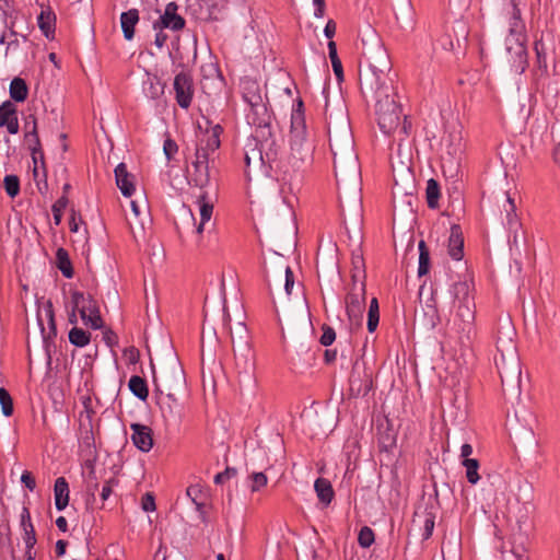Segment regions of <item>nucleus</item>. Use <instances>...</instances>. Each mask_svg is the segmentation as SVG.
<instances>
[{
	"mask_svg": "<svg viewBox=\"0 0 560 560\" xmlns=\"http://www.w3.org/2000/svg\"><path fill=\"white\" fill-rule=\"evenodd\" d=\"M555 78L542 85V97L545 104L550 109H556L560 104V73L558 66H553Z\"/></svg>",
	"mask_w": 560,
	"mask_h": 560,
	"instance_id": "obj_15",
	"label": "nucleus"
},
{
	"mask_svg": "<svg viewBox=\"0 0 560 560\" xmlns=\"http://www.w3.org/2000/svg\"><path fill=\"white\" fill-rule=\"evenodd\" d=\"M521 229L522 228H513V231H510V233H511L510 249L512 252L520 253V234H518V230H521Z\"/></svg>",
	"mask_w": 560,
	"mask_h": 560,
	"instance_id": "obj_57",
	"label": "nucleus"
},
{
	"mask_svg": "<svg viewBox=\"0 0 560 560\" xmlns=\"http://www.w3.org/2000/svg\"><path fill=\"white\" fill-rule=\"evenodd\" d=\"M358 542L363 548H369L374 542V533L373 530L364 526L360 529Z\"/></svg>",
	"mask_w": 560,
	"mask_h": 560,
	"instance_id": "obj_48",
	"label": "nucleus"
},
{
	"mask_svg": "<svg viewBox=\"0 0 560 560\" xmlns=\"http://www.w3.org/2000/svg\"><path fill=\"white\" fill-rule=\"evenodd\" d=\"M419 249V266H418V276H424L429 271L430 267V253L424 243V241H420L418 244Z\"/></svg>",
	"mask_w": 560,
	"mask_h": 560,
	"instance_id": "obj_38",
	"label": "nucleus"
},
{
	"mask_svg": "<svg viewBox=\"0 0 560 560\" xmlns=\"http://www.w3.org/2000/svg\"><path fill=\"white\" fill-rule=\"evenodd\" d=\"M250 489L252 491H259L262 487L267 485V476L264 472H253L250 475Z\"/></svg>",
	"mask_w": 560,
	"mask_h": 560,
	"instance_id": "obj_49",
	"label": "nucleus"
},
{
	"mask_svg": "<svg viewBox=\"0 0 560 560\" xmlns=\"http://www.w3.org/2000/svg\"><path fill=\"white\" fill-rule=\"evenodd\" d=\"M68 200L62 197L52 205V214L56 224L61 222L62 211L67 207Z\"/></svg>",
	"mask_w": 560,
	"mask_h": 560,
	"instance_id": "obj_50",
	"label": "nucleus"
},
{
	"mask_svg": "<svg viewBox=\"0 0 560 560\" xmlns=\"http://www.w3.org/2000/svg\"><path fill=\"white\" fill-rule=\"evenodd\" d=\"M131 441L133 445L142 452H149L153 447V433L150 427L132 423L130 424Z\"/></svg>",
	"mask_w": 560,
	"mask_h": 560,
	"instance_id": "obj_16",
	"label": "nucleus"
},
{
	"mask_svg": "<svg viewBox=\"0 0 560 560\" xmlns=\"http://www.w3.org/2000/svg\"><path fill=\"white\" fill-rule=\"evenodd\" d=\"M128 387L139 399L145 400L148 398L149 390L144 378L138 375H132L129 380Z\"/></svg>",
	"mask_w": 560,
	"mask_h": 560,
	"instance_id": "obj_36",
	"label": "nucleus"
},
{
	"mask_svg": "<svg viewBox=\"0 0 560 560\" xmlns=\"http://www.w3.org/2000/svg\"><path fill=\"white\" fill-rule=\"evenodd\" d=\"M57 266L66 278L73 276L72 266L69 259V255L66 249L58 248L56 253Z\"/></svg>",
	"mask_w": 560,
	"mask_h": 560,
	"instance_id": "obj_37",
	"label": "nucleus"
},
{
	"mask_svg": "<svg viewBox=\"0 0 560 560\" xmlns=\"http://www.w3.org/2000/svg\"><path fill=\"white\" fill-rule=\"evenodd\" d=\"M302 108L303 103L299 101L291 115V132H296L298 137L301 136V132L306 131L305 117Z\"/></svg>",
	"mask_w": 560,
	"mask_h": 560,
	"instance_id": "obj_34",
	"label": "nucleus"
},
{
	"mask_svg": "<svg viewBox=\"0 0 560 560\" xmlns=\"http://www.w3.org/2000/svg\"><path fill=\"white\" fill-rule=\"evenodd\" d=\"M115 178L121 194L126 197H130L135 191L133 176L127 171L125 163H119L116 166Z\"/></svg>",
	"mask_w": 560,
	"mask_h": 560,
	"instance_id": "obj_24",
	"label": "nucleus"
},
{
	"mask_svg": "<svg viewBox=\"0 0 560 560\" xmlns=\"http://www.w3.org/2000/svg\"><path fill=\"white\" fill-rule=\"evenodd\" d=\"M434 528V518L431 515H427L423 522V533L422 538L429 539L433 533Z\"/></svg>",
	"mask_w": 560,
	"mask_h": 560,
	"instance_id": "obj_53",
	"label": "nucleus"
},
{
	"mask_svg": "<svg viewBox=\"0 0 560 560\" xmlns=\"http://www.w3.org/2000/svg\"><path fill=\"white\" fill-rule=\"evenodd\" d=\"M235 370L238 375L249 376L254 371V353L250 345H238L233 348Z\"/></svg>",
	"mask_w": 560,
	"mask_h": 560,
	"instance_id": "obj_13",
	"label": "nucleus"
},
{
	"mask_svg": "<svg viewBox=\"0 0 560 560\" xmlns=\"http://www.w3.org/2000/svg\"><path fill=\"white\" fill-rule=\"evenodd\" d=\"M175 97L182 108H188L194 96L192 80L189 74L180 72L174 79Z\"/></svg>",
	"mask_w": 560,
	"mask_h": 560,
	"instance_id": "obj_11",
	"label": "nucleus"
},
{
	"mask_svg": "<svg viewBox=\"0 0 560 560\" xmlns=\"http://www.w3.org/2000/svg\"><path fill=\"white\" fill-rule=\"evenodd\" d=\"M511 4L513 7L512 23L510 27V35L505 39V45L515 68L524 71L527 65V55L523 38L524 24L521 20V10L518 9L516 0H511Z\"/></svg>",
	"mask_w": 560,
	"mask_h": 560,
	"instance_id": "obj_2",
	"label": "nucleus"
},
{
	"mask_svg": "<svg viewBox=\"0 0 560 560\" xmlns=\"http://www.w3.org/2000/svg\"><path fill=\"white\" fill-rule=\"evenodd\" d=\"M162 378L168 390L184 384V372L176 359H173L170 364L162 369Z\"/></svg>",
	"mask_w": 560,
	"mask_h": 560,
	"instance_id": "obj_18",
	"label": "nucleus"
},
{
	"mask_svg": "<svg viewBox=\"0 0 560 560\" xmlns=\"http://www.w3.org/2000/svg\"><path fill=\"white\" fill-rule=\"evenodd\" d=\"M352 281L353 283H361L363 282V279L365 278V270H364V258L362 250L358 248L357 250L352 252Z\"/></svg>",
	"mask_w": 560,
	"mask_h": 560,
	"instance_id": "obj_32",
	"label": "nucleus"
},
{
	"mask_svg": "<svg viewBox=\"0 0 560 560\" xmlns=\"http://www.w3.org/2000/svg\"><path fill=\"white\" fill-rule=\"evenodd\" d=\"M454 298V325L460 334V339L470 341L475 334L476 305L471 295V288L467 281H458L452 288Z\"/></svg>",
	"mask_w": 560,
	"mask_h": 560,
	"instance_id": "obj_1",
	"label": "nucleus"
},
{
	"mask_svg": "<svg viewBox=\"0 0 560 560\" xmlns=\"http://www.w3.org/2000/svg\"><path fill=\"white\" fill-rule=\"evenodd\" d=\"M167 40V35L161 31L155 34L154 44L158 48H162Z\"/></svg>",
	"mask_w": 560,
	"mask_h": 560,
	"instance_id": "obj_63",
	"label": "nucleus"
},
{
	"mask_svg": "<svg viewBox=\"0 0 560 560\" xmlns=\"http://www.w3.org/2000/svg\"><path fill=\"white\" fill-rule=\"evenodd\" d=\"M325 36L331 38L336 33V23L329 20L324 28Z\"/></svg>",
	"mask_w": 560,
	"mask_h": 560,
	"instance_id": "obj_64",
	"label": "nucleus"
},
{
	"mask_svg": "<svg viewBox=\"0 0 560 560\" xmlns=\"http://www.w3.org/2000/svg\"><path fill=\"white\" fill-rule=\"evenodd\" d=\"M427 202L431 209H435L439 205L440 187L434 179H429L427 183Z\"/></svg>",
	"mask_w": 560,
	"mask_h": 560,
	"instance_id": "obj_43",
	"label": "nucleus"
},
{
	"mask_svg": "<svg viewBox=\"0 0 560 560\" xmlns=\"http://www.w3.org/2000/svg\"><path fill=\"white\" fill-rule=\"evenodd\" d=\"M284 275H285V283H284V289H285V292L288 295L291 294V290L294 285V275H293V271L291 270V268L289 266H287L284 268Z\"/></svg>",
	"mask_w": 560,
	"mask_h": 560,
	"instance_id": "obj_58",
	"label": "nucleus"
},
{
	"mask_svg": "<svg viewBox=\"0 0 560 560\" xmlns=\"http://www.w3.org/2000/svg\"><path fill=\"white\" fill-rule=\"evenodd\" d=\"M116 485H117V480L115 478H110L109 480H107L105 482V485L103 486L102 491H101V498L103 501H106L110 497V494L113 492V488Z\"/></svg>",
	"mask_w": 560,
	"mask_h": 560,
	"instance_id": "obj_56",
	"label": "nucleus"
},
{
	"mask_svg": "<svg viewBox=\"0 0 560 560\" xmlns=\"http://www.w3.org/2000/svg\"><path fill=\"white\" fill-rule=\"evenodd\" d=\"M330 149L334 154V167L336 174L338 170H342L343 166L352 173H355L357 155L353 151V139L350 133L345 132L343 135H336L329 139Z\"/></svg>",
	"mask_w": 560,
	"mask_h": 560,
	"instance_id": "obj_3",
	"label": "nucleus"
},
{
	"mask_svg": "<svg viewBox=\"0 0 560 560\" xmlns=\"http://www.w3.org/2000/svg\"><path fill=\"white\" fill-rule=\"evenodd\" d=\"M186 494L195 503L197 510L201 511L203 506V502L201 501V497L203 495L202 488L199 485L189 486L186 490Z\"/></svg>",
	"mask_w": 560,
	"mask_h": 560,
	"instance_id": "obj_46",
	"label": "nucleus"
},
{
	"mask_svg": "<svg viewBox=\"0 0 560 560\" xmlns=\"http://www.w3.org/2000/svg\"><path fill=\"white\" fill-rule=\"evenodd\" d=\"M0 127H5L12 135L19 132L16 107L10 101H5L0 105Z\"/></svg>",
	"mask_w": 560,
	"mask_h": 560,
	"instance_id": "obj_20",
	"label": "nucleus"
},
{
	"mask_svg": "<svg viewBox=\"0 0 560 560\" xmlns=\"http://www.w3.org/2000/svg\"><path fill=\"white\" fill-rule=\"evenodd\" d=\"M380 320V308L378 302L376 298H373L370 302L369 312H368V330L370 332L375 331L377 328Z\"/></svg>",
	"mask_w": 560,
	"mask_h": 560,
	"instance_id": "obj_42",
	"label": "nucleus"
},
{
	"mask_svg": "<svg viewBox=\"0 0 560 560\" xmlns=\"http://www.w3.org/2000/svg\"><path fill=\"white\" fill-rule=\"evenodd\" d=\"M20 525L23 530L28 529L30 527H34L31 521V514L26 506H23L22 512L20 514Z\"/></svg>",
	"mask_w": 560,
	"mask_h": 560,
	"instance_id": "obj_55",
	"label": "nucleus"
},
{
	"mask_svg": "<svg viewBox=\"0 0 560 560\" xmlns=\"http://www.w3.org/2000/svg\"><path fill=\"white\" fill-rule=\"evenodd\" d=\"M139 21V12L137 9H131L127 12H122L120 15V24L124 32V36L127 40L133 38L135 25Z\"/></svg>",
	"mask_w": 560,
	"mask_h": 560,
	"instance_id": "obj_29",
	"label": "nucleus"
},
{
	"mask_svg": "<svg viewBox=\"0 0 560 560\" xmlns=\"http://www.w3.org/2000/svg\"><path fill=\"white\" fill-rule=\"evenodd\" d=\"M336 339L335 330L329 326H323V335L320 337V343L323 346H330Z\"/></svg>",
	"mask_w": 560,
	"mask_h": 560,
	"instance_id": "obj_52",
	"label": "nucleus"
},
{
	"mask_svg": "<svg viewBox=\"0 0 560 560\" xmlns=\"http://www.w3.org/2000/svg\"><path fill=\"white\" fill-rule=\"evenodd\" d=\"M191 167L192 170L188 173L189 183L198 187L200 191L206 190L210 183L209 160L205 156L202 149L196 150Z\"/></svg>",
	"mask_w": 560,
	"mask_h": 560,
	"instance_id": "obj_9",
	"label": "nucleus"
},
{
	"mask_svg": "<svg viewBox=\"0 0 560 560\" xmlns=\"http://www.w3.org/2000/svg\"><path fill=\"white\" fill-rule=\"evenodd\" d=\"M0 405L2 409V413L7 417L11 416L13 412V402L9 392L4 388H0Z\"/></svg>",
	"mask_w": 560,
	"mask_h": 560,
	"instance_id": "obj_47",
	"label": "nucleus"
},
{
	"mask_svg": "<svg viewBox=\"0 0 560 560\" xmlns=\"http://www.w3.org/2000/svg\"><path fill=\"white\" fill-rule=\"evenodd\" d=\"M223 312L225 325L230 326L231 316L225 305L223 307ZM229 328L231 331V342L233 348L237 347L238 345H250L248 330L242 320L236 323L234 329L232 327Z\"/></svg>",
	"mask_w": 560,
	"mask_h": 560,
	"instance_id": "obj_22",
	"label": "nucleus"
},
{
	"mask_svg": "<svg viewBox=\"0 0 560 560\" xmlns=\"http://www.w3.org/2000/svg\"><path fill=\"white\" fill-rule=\"evenodd\" d=\"M462 464L466 469V478L468 482L471 485H476L480 479V476L478 474L479 462L475 458H466L463 460Z\"/></svg>",
	"mask_w": 560,
	"mask_h": 560,
	"instance_id": "obj_39",
	"label": "nucleus"
},
{
	"mask_svg": "<svg viewBox=\"0 0 560 560\" xmlns=\"http://www.w3.org/2000/svg\"><path fill=\"white\" fill-rule=\"evenodd\" d=\"M21 481L22 483L25 485V487L27 489H30L31 491H33L36 487V482H35V479L34 477L32 476V474L27 470H25L22 476H21Z\"/></svg>",
	"mask_w": 560,
	"mask_h": 560,
	"instance_id": "obj_60",
	"label": "nucleus"
},
{
	"mask_svg": "<svg viewBox=\"0 0 560 560\" xmlns=\"http://www.w3.org/2000/svg\"><path fill=\"white\" fill-rule=\"evenodd\" d=\"M235 474L234 469L226 468L224 471L219 472L214 476V482L217 485L223 483L225 480L230 479Z\"/></svg>",
	"mask_w": 560,
	"mask_h": 560,
	"instance_id": "obj_62",
	"label": "nucleus"
},
{
	"mask_svg": "<svg viewBox=\"0 0 560 560\" xmlns=\"http://www.w3.org/2000/svg\"><path fill=\"white\" fill-rule=\"evenodd\" d=\"M222 128L219 125L213 126L210 130L201 132L198 137V143L196 150L203 151L205 156L210 159V154L213 153L220 147V135Z\"/></svg>",
	"mask_w": 560,
	"mask_h": 560,
	"instance_id": "obj_14",
	"label": "nucleus"
},
{
	"mask_svg": "<svg viewBox=\"0 0 560 560\" xmlns=\"http://www.w3.org/2000/svg\"><path fill=\"white\" fill-rule=\"evenodd\" d=\"M464 240L459 226L454 225L451 229L448 237V254L455 260H460L463 257Z\"/></svg>",
	"mask_w": 560,
	"mask_h": 560,
	"instance_id": "obj_28",
	"label": "nucleus"
},
{
	"mask_svg": "<svg viewBox=\"0 0 560 560\" xmlns=\"http://www.w3.org/2000/svg\"><path fill=\"white\" fill-rule=\"evenodd\" d=\"M127 222L133 240L139 242V240L144 237L145 229L151 224V219L149 212H144L143 217H140L138 220L133 218H127Z\"/></svg>",
	"mask_w": 560,
	"mask_h": 560,
	"instance_id": "obj_30",
	"label": "nucleus"
},
{
	"mask_svg": "<svg viewBox=\"0 0 560 560\" xmlns=\"http://www.w3.org/2000/svg\"><path fill=\"white\" fill-rule=\"evenodd\" d=\"M534 50L536 63L542 72H547L549 58L553 60V66L557 65V42L551 33L542 34L535 42Z\"/></svg>",
	"mask_w": 560,
	"mask_h": 560,
	"instance_id": "obj_8",
	"label": "nucleus"
},
{
	"mask_svg": "<svg viewBox=\"0 0 560 560\" xmlns=\"http://www.w3.org/2000/svg\"><path fill=\"white\" fill-rule=\"evenodd\" d=\"M69 485L65 477H59L55 481L54 495L55 505L58 511H62L69 503Z\"/></svg>",
	"mask_w": 560,
	"mask_h": 560,
	"instance_id": "obj_27",
	"label": "nucleus"
},
{
	"mask_svg": "<svg viewBox=\"0 0 560 560\" xmlns=\"http://www.w3.org/2000/svg\"><path fill=\"white\" fill-rule=\"evenodd\" d=\"M130 207L131 215L129 218H133L136 220L143 217L144 212H148V209L145 207L142 209L136 200L130 201Z\"/></svg>",
	"mask_w": 560,
	"mask_h": 560,
	"instance_id": "obj_59",
	"label": "nucleus"
},
{
	"mask_svg": "<svg viewBox=\"0 0 560 560\" xmlns=\"http://www.w3.org/2000/svg\"><path fill=\"white\" fill-rule=\"evenodd\" d=\"M141 508L145 512H152L155 510L154 497L151 493H145L141 499Z\"/></svg>",
	"mask_w": 560,
	"mask_h": 560,
	"instance_id": "obj_54",
	"label": "nucleus"
},
{
	"mask_svg": "<svg viewBox=\"0 0 560 560\" xmlns=\"http://www.w3.org/2000/svg\"><path fill=\"white\" fill-rule=\"evenodd\" d=\"M291 150L292 156L296 161L304 162L308 159L311 153V145L307 141V135L305 132H301V136L298 137L296 132H291Z\"/></svg>",
	"mask_w": 560,
	"mask_h": 560,
	"instance_id": "obj_23",
	"label": "nucleus"
},
{
	"mask_svg": "<svg viewBox=\"0 0 560 560\" xmlns=\"http://www.w3.org/2000/svg\"><path fill=\"white\" fill-rule=\"evenodd\" d=\"M365 303V284L364 282L353 283L351 292L346 299L347 313L351 320L355 319L358 323L362 319V310Z\"/></svg>",
	"mask_w": 560,
	"mask_h": 560,
	"instance_id": "obj_10",
	"label": "nucleus"
},
{
	"mask_svg": "<svg viewBox=\"0 0 560 560\" xmlns=\"http://www.w3.org/2000/svg\"><path fill=\"white\" fill-rule=\"evenodd\" d=\"M24 127L26 129L25 139H28L30 137L34 138L35 147L33 148V160L37 163L38 158L43 159V151L40 150V142L37 133V120L33 114H30L25 118Z\"/></svg>",
	"mask_w": 560,
	"mask_h": 560,
	"instance_id": "obj_25",
	"label": "nucleus"
},
{
	"mask_svg": "<svg viewBox=\"0 0 560 560\" xmlns=\"http://www.w3.org/2000/svg\"><path fill=\"white\" fill-rule=\"evenodd\" d=\"M45 314H46V317L48 318V322H49L50 334L55 335L56 334V326H55V320H54L52 305H51L50 302H48L47 306L45 307Z\"/></svg>",
	"mask_w": 560,
	"mask_h": 560,
	"instance_id": "obj_61",
	"label": "nucleus"
},
{
	"mask_svg": "<svg viewBox=\"0 0 560 560\" xmlns=\"http://www.w3.org/2000/svg\"><path fill=\"white\" fill-rule=\"evenodd\" d=\"M376 114L378 126L384 133L390 135L396 132L399 127L400 107L390 94H385V98L378 97L376 101Z\"/></svg>",
	"mask_w": 560,
	"mask_h": 560,
	"instance_id": "obj_5",
	"label": "nucleus"
},
{
	"mask_svg": "<svg viewBox=\"0 0 560 560\" xmlns=\"http://www.w3.org/2000/svg\"><path fill=\"white\" fill-rule=\"evenodd\" d=\"M360 88L363 93H371L376 101L378 97L385 98V94H389L390 86L388 78L383 69H378L374 65H369L359 73Z\"/></svg>",
	"mask_w": 560,
	"mask_h": 560,
	"instance_id": "obj_4",
	"label": "nucleus"
},
{
	"mask_svg": "<svg viewBox=\"0 0 560 560\" xmlns=\"http://www.w3.org/2000/svg\"><path fill=\"white\" fill-rule=\"evenodd\" d=\"M28 94V88L21 78H14L10 83V96L15 102H23Z\"/></svg>",
	"mask_w": 560,
	"mask_h": 560,
	"instance_id": "obj_35",
	"label": "nucleus"
},
{
	"mask_svg": "<svg viewBox=\"0 0 560 560\" xmlns=\"http://www.w3.org/2000/svg\"><path fill=\"white\" fill-rule=\"evenodd\" d=\"M278 182L280 184V194L283 198V201L288 205H291V200L289 198L290 195H294L299 189L302 182V176L298 172V170L285 168L281 171V174L278 177Z\"/></svg>",
	"mask_w": 560,
	"mask_h": 560,
	"instance_id": "obj_12",
	"label": "nucleus"
},
{
	"mask_svg": "<svg viewBox=\"0 0 560 560\" xmlns=\"http://www.w3.org/2000/svg\"><path fill=\"white\" fill-rule=\"evenodd\" d=\"M91 335L90 332L83 330L82 328L73 327L69 331V340L72 345L77 347H85L90 343Z\"/></svg>",
	"mask_w": 560,
	"mask_h": 560,
	"instance_id": "obj_41",
	"label": "nucleus"
},
{
	"mask_svg": "<svg viewBox=\"0 0 560 560\" xmlns=\"http://www.w3.org/2000/svg\"><path fill=\"white\" fill-rule=\"evenodd\" d=\"M314 489L323 504L328 505L331 502L334 498V490L331 483L327 479L317 478L314 483Z\"/></svg>",
	"mask_w": 560,
	"mask_h": 560,
	"instance_id": "obj_33",
	"label": "nucleus"
},
{
	"mask_svg": "<svg viewBox=\"0 0 560 560\" xmlns=\"http://www.w3.org/2000/svg\"><path fill=\"white\" fill-rule=\"evenodd\" d=\"M178 5L175 2L166 4L164 13L160 18L162 28L179 31L185 26V20L177 14Z\"/></svg>",
	"mask_w": 560,
	"mask_h": 560,
	"instance_id": "obj_21",
	"label": "nucleus"
},
{
	"mask_svg": "<svg viewBox=\"0 0 560 560\" xmlns=\"http://www.w3.org/2000/svg\"><path fill=\"white\" fill-rule=\"evenodd\" d=\"M23 540L25 544V558L28 559V556L35 557V552H33V548L36 545L34 527H30L28 529L23 530Z\"/></svg>",
	"mask_w": 560,
	"mask_h": 560,
	"instance_id": "obj_44",
	"label": "nucleus"
},
{
	"mask_svg": "<svg viewBox=\"0 0 560 560\" xmlns=\"http://www.w3.org/2000/svg\"><path fill=\"white\" fill-rule=\"evenodd\" d=\"M497 350L500 353V359H495V364L499 369L501 380L503 374L518 377L521 375L520 364L515 355V345L511 337L506 339L498 338Z\"/></svg>",
	"mask_w": 560,
	"mask_h": 560,
	"instance_id": "obj_7",
	"label": "nucleus"
},
{
	"mask_svg": "<svg viewBox=\"0 0 560 560\" xmlns=\"http://www.w3.org/2000/svg\"><path fill=\"white\" fill-rule=\"evenodd\" d=\"M56 15L49 7L43 8L37 16V25L47 38L55 34Z\"/></svg>",
	"mask_w": 560,
	"mask_h": 560,
	"instance_id": "obj_26",
	"label": "nucleus"
},
{
	"mask_svg": "<svg viewBox=\"0 0 560 560\" xmlns=\"http://www.w3.org/2000/svg\"><path fill=\"white\" fill-rule=\"evenodd\" d=\"M71 305H74V310H78V313L85 325H89L93 329H100L103 327V319L100 314L97 302L91 295L73 291L71 293Z\"/></svg>",
	"mask_w": 560,
	"mask_h": 560,
	"instance_id": "obj_6",
	"label": "nucleus"
},
{
	"mask_svg": "<svg viewBox=\"0 0 560 560\" xmlns=\"http://www.w3.org/2000/svg\"><path fill=\"white\" fill-rule=\"evenodd\" d=\"M197 205L199 207L200 222L196 226V233L200 235L205 230V225L210 221L212 217L214 202L210 198L208 191L202 190L197 196Z\"/></svg>",
	"mask_w": 560,
	"mask_h": 560,
	"instance_id": "obj_17",
	"label": "nucleus"
},
{
	"mask_svg": "<svg viewBox=\"0 0 560 560\" xmlns=\"http://www.w3.org/2000/svg\"><path fill=\"white\" fill-rule=\"evenodd\" d=\"M328 52H329V58L331 61V66H332L335 75L337 77L338 80H342V78H343L342 63L337 55V46L334 40H329V43H328Z\"/></svg>",
	"mask_w": 560,
	"mask_h": 560,
	"instance_id": "obj_40",
	"label": "nucleus"
},
{
	"mask_svg": "<svg viewBox=\"0 0 560 560\" xmlns=\"http://www.w3.org/2000/svg\"><path fill=\"white\" fill-rule=\"evenodd\" d=\"M502 208L505 212V220L509 231H513V228H522V223L520 222L518 215L516 213L515 201L509 194L505 196Z\"/></svg>",
	"mask_w": 560,
	"mask_h": 560,
	"instance_id": "obj_31",
	"label": "nucleus"
},
{
	"mask_svg": "<svg viewBox=\"0 0 560 560\" xmlns=\"http://www.w3.org/2000/svg\"><path fill=\"white\" fill-rule=\"evenodd\" d=\"M163 151H164V154H165L167 161H171L174 158V155L177 153L178 145L176 144V142L174 140H172L171 138H167L164 140Z\"/></svg>",
	"mask_w": 560,
	"mask_h": 560,
	"instance_id": "obj_51",
	"label": "nucleus"
},
{
	"mask_svg": "<svg viewBox=\"0 0 560 560\" xmlns=\"http://www.w3.org/2000/svg\"><path fill=\"white\" fill-rule=\"evenodd\" d=\"M3 187L10 197H15L20 191V179L15 175H7L3 179Z\"/></svg>",
	"mask_w": 560,
	"mask_h": 560,
	"instance_id": "obj_45",
	"label": "nucleus"
},
{
	"mask_svg": "<svg viewBox=\"0 0 560 560\" xmlns=\"http://www.w3.org/2000/svg\"><path fill=\"white\" fill-rule=\"evenodd\" d=\"M517 526L518 530L513 534V553L516 560H528L526 556L518 553V549H524L532 530V524L528 522L527 517H525L524 520H518Z\"/></svg>",
	"mask_w": 560,
	"mask_h": 560,
	"instance_id": "obj_19",
	"label": "nucleus"
}]
</instances>
